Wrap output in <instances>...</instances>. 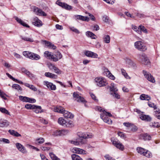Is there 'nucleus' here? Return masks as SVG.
I'll return each instance as SVG.
<instances>
[{"mask_svg":"<svg viewBox=\"0 0 160 160\" xmlns=\"http://www.w3.org/2000/svg\"><path fill=\"white\" fill-rule=\"evenodd\" d=\"M94 80L96 85L99 87H103L108 84L105 79L102 77H97Z\"/></svg>","mask_w":160,"mask_h":160,"instance_id":"obj_1","label":"nucleus"},{"mask_svg":"<svg viewBox=\"0 0 160 160\" xmlns=\"http://www.w3.org/2000/svg\"><path fill=\"white\" fill-rule=\"evenodd\" d=\"M111 140L112 144L116 148L121 151L124 150V146L118 139L114 138H112Z\"/></svg>","mask_w":160,"mask_h":160,"instance_id":"obj_2","label":"nucleus"},{"mask_svg":"<svg viewBox=\"0 0 160 160\" xmlns=\"http://www.w3.org/2000/svg\"><path fill=\"white\" fill-rule=\"evenodd\" d=\"M134 46L136 48L142 51H144L147 48L145 44L141 41L135 42Z\"/></svg>","mask_w":160,"mask_h":160,"instance_id":"obj_3","label":"nucleus"},{"mask_svg":"<svg viewBox=\"0 0 160 160\" xmlns=\"http://www.w3.org/2000/svg\"><path fill=\"white\" fill-rule=\"evenodd\" d=\"M73 98L75 100L78 102H81L84 103L86 102L83 97L79 94L77 92H74L73 94Z\"/></svg>","mask_w":160,"mask_h":160,"instance_id":"obj_4","label":"nucleus"},{"mask_svg":"<svg viewBox=\"0 0 160 160\" xmlns=\"http://www.w3.org/2000/svg\"><path fill=\"white\" fill-rule=\"evenodd\" d=\"M78 135L80 138L83 139L92 138L93 136V135L90 133H84L81 132H78Z\"/></svg>","mask_w":160,"mask_h":160,"instance_id":"obj_5","label":"nucleus"},{"mask_svg":"<svg viewBox=\"0 0 160 160\" xmlns=\"http://www.w3.org/2000/svg\"><path fill=\"white\" fill-rule=\"evenodd\" d=\"M19 99L25 102L30 103H34L36 102V100L34 99L31 98L26 97H23L21 96H19Z\"/></svg>","mask_w":160,"mask_h":160,"instance_id":"obj_6","label":"nucleus"},{"mask_svg":"<svg viewBox=\"0 0 160 160\" xmlns=\"http://www.w3.org/2000/svg\"><path fill=\"white\" fill-rule=\"evenodd\" d=\"M34 12L38 15L43 16L47 15V14L38 8L35 7L34 8Z\"/></svg>","mask_w":160,"mask_h":160,"instance_id":"obj_7","label":"nucleus"},{"mask_svg":"<svg viewBox=\"0 0 160 160\" xmlns=\"http://www.w3.org/2000/svg\"><path fill=\"white\" fill-rule=\"evenodd\" d=\"M143 73L145 78H147V80L149 81L152 83H154L155 82L154 79L150 74H149V73L144 71H143Z\"/></svg>","mask_w":160,"mask_h":160,"instance_id":"obj_8","label":"nucleus"},{"mask_svg":"<svg viewBox=\"0 0 160 160\" xmlns=\"http://www.w3.org/2000/svg\"><path fill=\"white\" fill-rule=\"evenodd\" d=\"M48 67L50 70H53L55 72L58 74H61L62 73V71L53 64L51 63L48 64Z\"/></svg>","mask_w":160,"mask_h":160,"instance_id":"obj_9","label":"nucleus"},{"mask_svg":"<svg viewBox=\"0 0 160 160\" xmlns=\"http://www.w3.org/2000/svg\"><path fill=\"white\" fill-rule=\"evenodd\" d=\"M43 84L44 85H46L48 88L52 90H55L56 89V86L53 84L52 83L47 81H44L43 82Z\"/></svg>","mask_w":160,"mask_h":160,"instance_id":"obj_10","label":"nucleus"},{"mask_svg":"<svg viewBox=\"0 0 160 160\" xmlns=\"http://www.w3.org/2000/svg\"><path fill=\"white\" fill-rule=\"evenodd\" d=\"M33 23L35 26L38 27H41L42 25V21L37 17L34 18Z\"/></svg>","mask_w":160,"mask_h":160,"instance_id":"obj_11","label":"nucleus"},{"mask_svg":"<svg viewBox=\"0 0 160 160\" xmlns=\"http://www.w3.org/2000/svg\"><path fill=\"white\" fill-rule=\"evenodd\" d=\"M141 62L145 65L148 64L150 62L149 60L145 55H142L140 57Z\"/></svg>","mask_w":160,"mask_h":160,"instance_id":"obj_12","label":"nucleus"},{"mask_svg":"<svg viewBox=\"0 0 160 160\" xmlns=\"http://www.w3.org/2000/svg\"><path fill=\"white\" fill-rule=\"evenodd\" d=\"M100 117L105 122L108 124H111L112 123V120L108 117H107V115H104L101 113L100 114Z\"/></svg>","mask_w":160,"mask_h":160,"instance_id":"obj_13","label":"nucleus"},{"mask_svg":"<svg viewBox=\"0 0 160 160\" xmlns=\"http://www.w3.org/2000/svg\"><path fill=\"white\" fill-rule=\"evenodd\" d=\"M85 54L87 57L93 58H97L98 57L97 54L90 51H87L85 52Z\"/></svg>","mask_w":160,"mask_h":160,"instance_id":"obj_14","label":"nucleus"},{"mask_svg":"<svg viewBox=\"0 0 160 160\" xmlns=\"http://www.w3.org/2000/svg\"><path fill=\"white\" fill-rule=\"evenodd\" d=\"M42 43V44H44L48 47H49L50 48H51L53 49H55L56 48V46H54L53 44H52L50 42H47L46 40H42L41 41Z\"/></svg>","mask_w":160,"mask_h":160,"instance_id":"obj_15","label":"nucleus"},{"mask_svg":"<svg viewBox=\"0 0 160 160\" xmlns=\"http://www.w3.org/2000/svg\"><path fill=\"white\" fill-rule=\"evenodd\" d=\"M16 146L18 150L23 153H26L27 151L24 147L21 144L19 143H16Z\"/></svg>","mask_w":160,"mask_h":160,"instance_id":"obj_16","label":"nucleus"},{"mask_svg":"<svg viewBox=\"0 0 160 160\" xmlns=\"http://www.w3.org/2000/svg\"><path fill=\"white\" fill-rule=\"evenodd\" d=\"M9 124L10 122L6 120H0V127H7L9 126Z\"/></svg>","mask_w":160,"mask_h":160,"instance_id":"obj_17","label":"nucleus"},{"mask_svg":"<svg viewBox=\"0 0 160 160\" xmlns=\"http://www.w3.org/2000/svg\"><path fill=\"white\" fill-rule=\"evenodd\" d=\"M20 38L23 40L27 42H33L34 40L31 36H20Z\"/></svg>","mask_w":160,"mask_h":160,"instance_id":"obj_18","label":"nucleus"},{"mask_svg":"<svg viewBox=\"0 0 160 160\" xmlns=\"http://www.w3.org/2000/svg\"><path fill=\"white\" fill-rule=\"evenodd\" d=\"M63 114L64 116L67 118L72 119L74 117L73 114L65 110Z\"/></svg>","mask_w":160,"mask_h":160,"instance_id":"obj_19","label":"nucleus"},{"mask_svg":"<svg viewBox=\"0 0 160 160\" xmlns=\"http://www.w3.org/2000/svg\"><path fill=\"white\" fill-rule=\"evenodd\" d=\"M75 17L76 19H79L87 22L89 20V18L87 17H84L80 15H75Z\"/></svg>","mask_w":160,"mask_h":160,"instance_id":"obj_20","label":"nucleus"},{"mask_svg":"<svg viewBox=\"0 0 160 160\" xmlns=\"http://www.w3.org/2000/svg\"><path fill=\"white\" fill-rule=\"evenodd\" d=\"M73 152L75 153L79 154H85V151L84 150L78 148H73Z\"/></svg>","mask_w":160,"mask_h":160,"instance_id":"obj_21","label":"nucleus"},{"mask_svg":"<svg viewBox=\"0 0 160 160\" xmlns=\"http://www.w3.org/2000/svg\"><path fill=\"white\" fill-rule=\"evenodd\" d=\"M140 118L142 120L146 121H150L151 119V117L149 116L144 114L142 115Z\"/></svg>","mask_w":160,"mask_h":160,"instance_id":"obj_22","label":"nucleus"},{"mask_svg":"<svg viewBox=\"0 0 160 160\" xmlns=\"http://www.w3.org/2000/svg\"><path fill=\"white\" fill-rule=\"evenodd\" d=\"M71 143L72 144H74L75 145H79L81 144H84L86 143V141L85 140H82L81 139L80 141H71Z\"/></svg>","mask_w":160,"mask_h":160,"instance_id":"obj_23","label":"nucleus"},{"mask_svg":"<svg viewBox=\"0 0 160 160\" xmlns=\"http://www.w3.org/2000/svg\"><path fill=\"white\" fill-rule=\"evenodd\" d=\"M45 141L44 139L42 138H37L35 140V143L37 145L43 143Z\"/></svg>","mask_w":160,"mask_h":160,"instance_id":"obj_24","label":"nucleus"},{"mask_svg":"<svg viewBox=\"0 0 160 160\" xmlns=\"http://www.w3.org/2000/svg\"><path fill=\"white\" fill-rule=\"evenodd\" d=\"M33 110H34L33 111L36 113H42L43 112L41 107L40 106L35 105V107Z\"/></svg>","mask_w":160,"mask_h":160,"instance_id":"obj_25","label":"nucleus"},{"mask_svg":"<svg viewBox=\"0 0 160 160\" xmlns=\"http://www.w3.org/2000/svg\"><path fill=\"white\" fill-rule=\"evenodd\" d=\"M105 70V72H106L107 76H108L109 78L112 80H114L115 79V77L112 74L108 69H106Z\"/></svg>","mask_w":160,"mask_h":160,"instance_id":"obj_26","label":"nucleus"},{"mask_svg":"<svg viewBox=\"0 0 160 160\" xmlns=\"http://www.w3.org/2000/svg\"><path fill=\"white\" fill-rule=\"evenodd\" d=\"M9 133L12 135L14 136L18 137H21V135L20 134H19L18 132L14 130H9L8 131Z\"/></svg>","mask_w":160,"mask_h":160,"instance_id":"obj_27","label":"nucleus"},{"mask_svg":"<svg viewBox=\"0 0 160 160\" xmlns=\"http://www.w3.org/2000/svg\"><path fill=\"white\" fill-rule=\"evenodd\" d=\"M54 111L55 112H58L61 113H63L65 110L64 108L61 107H58L55 108L54 109Z\"/></svg>","mask_w":160,"mask_h":160,"instance_id":"obj_28","label":"nucleus"},{"mask_svg":"<svg viewBox=\"0 0 160 160\" xmlns=\"http://www.w3.org/2000/svg\"><path fill=\"white\" fill-rule=\"evenodd\" d=\"M86 35L88 37L91 38L92 39H95L96 38V36L92 32L90 31H87L86 33Z\"/></svg>","mask_w":160,"mask_h":160,"instance_id":"obj_29","label":"nucleus"},{"mask_svg":"<svg viewBox=\"0 0 160 160\" xmlns=\"http://www.w3.org/2000/svg\"><path fill=\"white\" fill-rule=\"evenodd\" d=\"M45 76L46 77L52 78H56L57 77V76L56 75L49 72L45 73Z\"/></svg>","mask_w":160,"mask_h":160,"instance_id":"obj_30","label":"nucleus"},{"mask_svg":"<svg viewBox=\"0 0 160 160\" xmlns=\"http://www.w3.org/2000/svg\"><path fill=\"white\" fill-rule=\"evenodd\" d=\"M16 20L18 23H20L21 25H23V26L27 28H29V26L27 25L26 23L22 21L18 17H16L15 18Z\"/></svg>","mask_w":160,"mask_h":160,"instance_id":"obj_31","label":"nucleus"},{"mask_svg":"<svg viewBox=\"0 0 160 160\" xmlns=\"http://www.w3.org/2000/svg\"><path fill=\"white\" fill-rule=\"evenodd\" d=\"M58 123L63 126H67V122L62 118H60L58 119Z\"/></svg>","mask_w":160,"mask_h":160,"instance_id":"obj_32","label":"nucleus"},{"mask_svg":"<svg viewBox=\"0 0 160 160\" xmlns=\"http://www.w3.org/2000/svg\"><path fill=\"white\" fill-rule=\"evenodd\" d=\"M24 85L34 91H36L37 90V89L32 85H30L27 83H25Z\"/></svg>","mask_w":160,"mask_h":160,"instance_id":"obj_33","label":"nucleus"},{"mask_svg":"<svg viewBox=\"0 0 160 160\" xmlns=\"http://www.w3.org/2000/svg\"><path fill=\"white\" fill-rule=\"evenodd\" d=\"M110 90L111 91L113 92H117L118 89H117V87L116 85L114 83H111V86L110 87Z\"/></svg>","mask_w":160,"mask_h":160,"instance_id":"obj_34","label":"nucleus"},{"mask_svg":"<svg viewBox=\"0 0 160 160\" xmlns=\"http://www.w3.org/2000/svg\"><path fill=\"white\" fill-rule=\"evenodd\" d=\"M72 160H83L78 155L74 154L72 155Z\"/></svg>","mask_w":160,"mask_h":160,"instance_id":"obj_35","label":"nucleus"},{"mask_svg":"<svg viewBox=\"0 0 160 160\" xmlns=\"http://www.w3.org/2000/svg\"><path fill=\"white\" fill-rule=\"evenodd\" d=\"M146 150L141 147H138L137 148V152L143 155Z\"/></svg>","mask_w":160,"mask_h":160,"instance_id":"obj_36","label":"nucleus"},{"mask_svg":"<svg viewBox=\"0 0 160 160\" xmlns=\"http://www.w3.org/2000/svg\"><path fill=\"white\" fill-rule=\"evenodd\" d=\"M140 99L142 100H146L148 101L150 99V97L145 94H142L140 96Z\"/></svg>","mask_w":160,"mask_h":160,"instance_id":"obj_37","label":"nucleus"},{"mask_svg":"<svg viewBox=\"0 0 160 160\" xmlns=\"http://www.w3.org/2000/svg\"><path fill=\"white\" fill-rule=\"evenodd\" d=\"M143 155L148 158L152 157V153L146 150Z\"/></svg>","mask_w":160,"mask_h":160,"instance_id":"obj_38","label":"nucleus"},{"mask_svg":"<svg viewBox=\"0 0 160 160\" xmlns=\"http://www.w3.org/2000/svg\"><path fill=\"white\" fill-rule=\"evenodd\" d=\"M142 138L144 140H148L151 139V137L147 133L143 134L142 136Z\"/></svg>","mask_w":160,"mask_h":160,"instance_id":"obj_39","label":"nucleus"},{"mask_svg":"<svg viewBox=\"0 0 160 160\" xmlns=\"http://www.w3.org/2000/svg\"><path fill=\"white\" fill-rule=\"evenodd\" d=\"M104 41L107 43H108L110 42V37L108 35H105L103 38Z\"/></svg>","mask_w":160,"mask_h":160,"instance_id":"obj_40","label":"nucleus"},{"mask_svg":"<svg viewBox=\"0 0 160 160\" xmlns=\"http://www.w3.org/2000/svg\"><path fill=\"white\" fill-rule=\"evenodd\" d=\"M44 56L48 59H51L52 58V55L51 54V52L46 51L44 52Z\"/></svg>","mask_w":160,"mask_h":160,"instance_id":"obj_41","label":"nucleus"},{"mask_svg":"<svg viewBox=\"0 0 160 160\" xmlns=\"http://www.w3.org/2000/svg\"><path fill=\"white\" fill-rule=\"evenodd\" d=\"M25 107L28 109H33L35 107V105L30 104H28L25 105Z\"/></svg>","mask_w":160,"mask_h":160,"instance_id":"obj_42","label":"nucleus"},{"mask_svg":"<svg viewBox=\"0 0 160 160\" xmlns=\"http://www.w3.org/2000/svg\"><path fill=\"white\" fill-rule=\"evenodd\" d=\"M49 156L52 160H60L52 152H50L49 154Z\"/></svg>","mask_w":160,"mask_h":160,"instance_id":"obj_43","label":"nucleus"},{"mask_svg":"<svg viewBox=\"0 0 160 160\" xmlns=\"http://www.w3.org/2000/svg\"><path fill=\"white\" fill-rule=\"evenodd\" d=\"M150 126L151 127L158 128L160 126V125L158 122H154L151 123L150 124Z\"/></svg>","mask_w":160,"mask_h":160,"instance_id":"obj_44","label":"nucleus"},{"mask_svg":"<svg viewBox=\"0 0 160 160\" xmlns=\"http://www.w3.org/2000/svg\"><path fill=\"white\" fill-rule=\"evenodd\" d=\"M12 87L18 91H21L22 90L21 87L19 86V85L18 84H13L12 86Z\"/></svg>","mask_w":160,"mask_h":160,"instance_id":"obj_45","label":"nucleus"},{"mask_svg":"<svg viewBox=\"0 0 160 160\" xmlns=\"http://www.w3.org/2000/svg\"><path fill=\"white\" fill-rule=\"evenodd\" d=\"M32 59H34L37 60L40 59V57L38 55L35 53H32Z\"/></svg>","mask_w":160,"mask_h":160,"instance_id":"obj_46","label":"nucleus"},{"mask_svg":"<svg viewBox=\"0 0 160 160\" xmlns=\"http://www.w3.org/2000/svg\"><path fill=\"white\" fill-rule=\"evenodd\" d=\"M0 111L2 113L10 115L9 112L5 108L0 107Z\"/></svg>","mask_w":160,"mask_h":160,"instance_id":"obj_47","label":"nucleus"},{"mask_svg":"<svg viewBox=\"0 0 160 160\" xmlns=\"http://www.w3.org/2000/svg\"><path fill=\"white\" fill-rule=\"evenodd\" d=\"M117 92H114L112 93H111V94L116 98L119 99L120 98V96Z\"/></svg>","mask_w":160,"mask_h":160,"instance_id":"obj_48","label":"nucleus"},{"mask_svg":"<svg viewBox=\"0 0 160 160\" xmlns=\"http://www.w3.org/2000/svg\"><path fill=\"white\" fill-rule=\"evenodd\" d=\"M139 30L142 31H143V32L147 33V31L146 28L143 26L141 25L139 26Z\"/></svg>","mask_w":160,"mask_h":160,"instance_id":"obj_49","label":"nucleus"},{"mask_svg":"<svg viewBox=\"0 0 160 160\" xmlns=\"http://www.w3.org/2000/svg\"><path fill=\"white\" fill-rule=\"evenodd\" d=\"M52 134L55 136H61V130L59 131L56 130L53 132Z\"/></svg>","mask_w":160,"mask_h":160,"instance_id":"obj_50","label":"nucleus"},{"mask_svg":"<svg viewBox=\"0 0 160 160\" xmlns=\"http://www.w3.org/2000/svg\"><path fill=\"white\" fill-rule=\"evenodd\" d=\"M70 30L72 32L77 34H79L80 33L79 31L77 28L74 27H72L70 28Z\"/></svg>","mask_w":160,"mask_h":160,"instance_id":"obj_51","label":"nucleus"},{"mask_svg":"<svg viewBox=\"0 0 160 160\" xmlns=\"http://www.w3.org/2000/svg\"><path fill=\"white\" fill-rule=\"evenodd\" d=\"M63 8L68 10H70L72 9V7L71 6L65 3L64 5Z\"/></svg>","mask_w":160,"mask_h":160,"instance_id":"obj_52","label":"nucleus"},{"mask_svg":"<svg viewBox=\"0 0 160 160\" xmlns=\"http://www.w3.org/2000/svg\"><path fill=\"white\" fill-rule=\"evenodd\" d=\"M124 60L126 61V62L129 65L132 64V63L131 60L128 58H124Z\"/></svg>","mask_w":160,"mask_h":160,"instance_id":"obj_53","label":"nucleus"},{"mask_svg":"<svg viewBox=\"0 0 160 160\" xmlns=\"http://www.w3.org/2000/svg\"><path fill=\"white\" fill-rule=\"evenodd\" d=\"M61 135H64L67 134L69 132V131L67 130H61Z\"/></svg>","mask_w":160,"mask_h":160,"instance_id":"obj_54","label":"nucleus"},{"mask_svg":"<svg viewBox=\"0 0 160 160\" xmlns=\"http://www.w3.org/2000/svg\"><path fill=\"white\" fill-rule=\"evenodd\" d=\"M57 58L58 59H61L62 57V54L58 51L55 54Z\"/></svg>","mask_w":160,"mask_h":160,"instance_id":"obj_55","label":"nucleus"},{"mask_svg":"<svg viewBox=\"0 0 160 160\" xmlns=\"http://www.w3.org/2000/svg\"><path fill=\"white\" fill-rule=\"evenodd\" d=\"M103 21L105 22H108L109 21V18L108 16L104 15L102 17Z\"/></svg>","mask_w":160,"mask_h":160,"instance_id":"obj_56","label":"nucleus"},{"mask_svg":"<svg viewBox=\"0 0 160 160\" xmlns=\"http://www.w3.org/2000/svg\"><path fill=\"white\" fill-rule=\"evenodd\" d=\"M132 28L136 32H138V33H139V32H140L141 31H139V27L138 28L136 26H132Z\"/></svg>","mask_w":160,"mask_h":160,"instance_id":"obj_57","label":"nucleus"},{"mask_svg":"<svg viewBox=\"0 0 160 160\" xmlns=\"http://www.w3.org/2000/svg\"><path fill=\"white\" fill-rule=\"evenodd\" d=\"M51 59H52L54 62H56L58 60V58L56 57V55H52Z\"/></svg>","mask_w":160,"mask_h":160,"instance_id":"obj_58","label":"nucleus"},{"mask_svg":"<svg viewBox=\"0 0 160 160\" xmlns=\"http://www.w3.org/2000/svg\"><path fill=\"white\" fill-rule=\"evenodd\" d=\"M92 28L94 30L97 31L99 29V27L97 25H94L91 26Z\"/></svg>","mask_w":160,"mask_h":160,"instance_id":"obj_59","label":"nucleus"},{"mask_svg":"<svg viewBox=\"0 0 160 160\" xmlns=\"http://www.w3.org/2000/svg\"><path fill=\"white\" fill-rule=\"evenodd\" d=\"M3 65L4 66L8 68H10L11 66L10 64L5 61H4V63H3Z\"/></svg>","mask_w":160,"mask_h":160,"instance_id":"obj_60","label":"nucleus"},{"mask_svg":"<svg viewBox=\"0 0 160 160\" xmlns=\"http://www.w3.org/2000/svg\"><path fill=\"white\" fill-rule=\"evenodd\" d=\"M102 113L104 115H107V117H108V116L109 117H111L112 116V114H111L110 113L107 112L105 111V110L103 111V113Z\"/></svg>","mask_w":160,"mask_h":160,"instance_id":"obj_61","label":"nucleus"},{"mask_svg":"<svg viewBox=\"0 0 160 160\" xmlns=\"http://www.w3.org/2000/svg\"><path fill=\"white\" fill-rule=\"evenodd\" d=\"M56 3L57 4L59 5V6H61V7H62L63 8L64 5H65V3H62V2H59V1H57L56 2Z\"/></svg>","mask_w":160,"mask_h":160,"instance_id":"obj_62","label":"nucleus"},{"mask_svg":"<svg viewBox=\"0 0 160 160\" xmlns=\"http://www.w3.org/2000/svg\"><path fill=\"white\" fill-rule=\"evenodd\" d=\"M121 71L122 74L125 78H127L128 76V74L126 73V71L124 69H121Z\"/></svg>","mask_w":160,"mask_h":160,"instance_id":"obj_63","label":"nucleus"},{"mask_svg":"<svg viewBox=\"0 0 160 160\" xmlns=\"http://www.w3.org/2000/svg\"><path fill=\"white\" fill-rule=\"evenodd\" d=\"M41 149L44 151H48L50 150V148L46 146H42L41 147Z\"/></svg>","mask_w":160,"mask_h":160,"instance_id":"obj_64","label":"nucleus"}]
</instances>
